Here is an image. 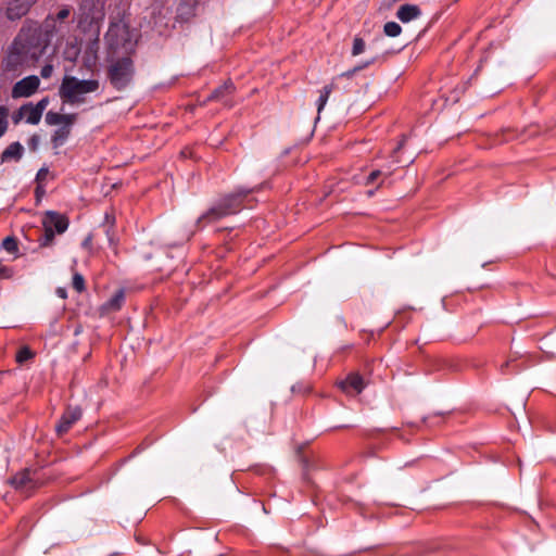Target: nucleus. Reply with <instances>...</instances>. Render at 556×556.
Here are the masks:
<instances>
[{"label": "nucleus", "instance_id": "1", "mask_svg": "<svg viewBox=\"0 0 556 556\" xmlns=\"http://www.w3.org/2000/svg\"><path fill=\"white\" fill-rule=\"evenodd\" d=\"M46 50L24 24L7 50L3 68L9 73H20L34 65Z\"/></svg>", "mask_w": 556, "mask_h": 556}, {"label": "nucleus", "instance_id": "2", "mask_svg": "<svg viewBox=\"0 0 556 556\" xmlns=\"http://www.w3.org/2000/svg\"><path fill=\"white\" fill-rule=\"evenodd\" d=\"M74 22L72 7L62 4L56 12L49 13L42 23L26 21L24 24L29 27V31L47 50L53 39L61 41L71 33Z\"/></svg>", "mask_w": 556, "mask_h": 556}, {"label": "nucleus", "instance_id": "3", "mask_svg": "<svg viewBox=\"0 0 556 556\" xmlns=\"http://www.w3.org/2000/svg\"><path fill=\"white\" fill-rule=\"evenodd\" d=\"M258 189L260 187L251 189L240 187L235 192L225 194L197 219V227L202 229L208 224L239 213L244 207V199Z\"/></svg>", "mask_w": 556, "mask_h": 556}, {"label": "nucleus", "instance_id": "4", "mask_svg": "<svg viewBox=\"0 0 556 556\" xmlns=\"http://www.w3.org/2000/svg\"><path fill=\"white\" fill-rule=\"evenodd\" d=\"M100 81L94 78L79 79L75 76L65 75L59 88V96L63 103L79 105L87 102V94L97 92Z\"/></svg>", "mask_w": 556, "mask_h": 556}, {"label": "nucleus", "instance_id": "5", "mask_svg": "<svg viewBox=\"0 0 556 556\" xmlns=\"http://www.w3.org/2000/svg\"><path fill=\"white\" fill-rule=\"evenodd\" d=\"M106 76L112 87L118 91L126 89L135 76V65L129 56L113 59L108 65Z\"/></svg>", "mask_w": 556, "mask_h": 556}, {"label": "nucleus", "instance_id": "6", "mask_svg": "<svg viewBox=\"0 0 556 556\" xmlns=\"http://www.w3.org/2000/svg\"><path fill=\"white\" fill-rule=\"evenodd\" d=\"M77 27L83 31L98 29L99 23L104 17L103 4L100 0H80L78 11L73 13Z\"/></svg>", "mask_w": 556, "mask_h": 556}, {"label": "nucleus", "instance_id": "7", "mask_svg": "<svg viewBox=\"0 0 556 556\" xmlns=\"http://www.w3.org/2000/svg\"><path fill=\"white\" fill-rule=\"evenodd\" d=\"M135 34L123 21L111 23L105 40L112 52L123 50L125 53L132 51L135 47Z\"/></svg>", "mask_w": 556, "mask_h": 556}, {"label": "nucleus", "instance_id": "8", "mask_svg": "<svg viewBox=\"0 0 556 556\" xmlns=\"http://www.w3.org/2000/svg\"><path fill=\"white\" fill-rule=\"evenodd\" d=\"M41 223L45 232L38 240L40 247L50 245L54 240L55 233L62 235L67 230L70 225L68 218L55 211H47L43 214Z\"/></svg>", "mask_w": 556, "mask_h": 556}, {"label": "nucleus", "instance_id": "9", "mask_svg": "<svg viewBox=\"0 0 556 556\" xmlns=\"http://www.w3.org/2000/svg\"><path fill=\"white\" fill-rule=\"evenodd\" d=\"M83 412L79 406H67L55 426L59 437L64 435L81 418Z\"/></svg>", "mask_w": 556, "mask_h": 556}, {"label": "nucleus", "instance_id": "10", "mask_svg": "<svg viewBox=\"0 0 556 556\" xmlns=\"http://www.w3.org/2000/svg\"><path fill=\"white\" fill-rule=\"evenodd\" d=\"M40 79L36 75L27 76L17 83L12 88V98H28L33 96L39 88Z\"/></svg>", "mask_w": 556, "mask_h": 556}, {"label": "nucleus", "instance_id": "11", "mask_svg": "<svg viewBox=\"0 0 556 556\" xmlns=\"http://www.w3.org/2000/svg\"><path fill=\"white\" fill-rule=\"evenodd\" d=\"M38 0H10L5 8V16L16 21L25 16Z\"/></svg>", "mask_w": 556, "mask_h": 556}, {"label": "nucleus", "instance_id": "12", "mask_svg": "<svg viewBox=\"0 0 556 556\" xmlns=\"http://www.w3.org/2000/svg\"><path fill=\"white\" fill-rule=\"evenodd\" d=\"M340 387L349 394H359L365 388V381L359 374L353 372L340 382Z\"/></svg>", "mask_w": 556, "mask_h": 556}, {"label": "nucleus", "instance_id": "13", "mask_svg": "<svg viewBox=\"0 0 556 556\" xmlns=\"http://www.w3.org/2000/svg\"><path fill=\"white\" fill-rule=\"evenodd\" d=\"M11 484L22 492H28L36 488V483L31 478V472L29 470H23L13 476Z\"/></svg>", "mask_w": 556, "mask_h": 556}, {"label": "nucleus", "instance_id": "14", "mask_svg": "<svg viewBox=\"0 0 556 556\" xmlns=\"http://www.w3.org/2000/svg\"><path fill=\"white\" fill-rule=\"evenodd\" d=\"M197 0H178L176 9L177 17L181 22H187L195 15Z\"/></svg>", "mask_w": 556, "mask_h": 556}, {"label": "nucleus", "instance_id": "15", "mask_svg": "<svg viewBox=\"0 0 556 556\" xmlns=\"http://www.w3.org/2000/svg\"><path fill=\"white\" fill-rule=\"evenodd\" d=\"M421 11L416 4H403L399 8L396 12V17L403 22L408 23L417 17H419Z\"/></svg>", "mask_w": 556, "mask_h": 556}, {"label": "nucleus", "instance_id": "16", "mask_svg": "<svg viewBox=\"0 0 556 556\" xmlns=\"http://www.w3.org/2000/svg\"><path fill=\"white\" fill-rule=\"evenodd\" d=\"M76 121V114H60L56 112L49 111L46 114V123L48 125H65L74 124Z\"/></svg>", "mask_w": 556, "mask_h": 556}, {"label": "nucleus", "instance_id": "17", "mask_svg": "<svg viewBox=\"0 0 556 556\" xmlns=\"http://www.w3.org/2000/svg\"><path fill=\"white\" fill-rule=\"evenodd\" d=\"M20 115H24L26 123L37 125L42 114L34 106L31 102L26 103L20 108Z\"/></svg>", "mask_w": 556, "mask_h": 556}, {"label": "nucleus", "instance_id": "18", "mask_svg": "<svg viewBox=\"0 0 556 556\" xmlns=\"http://www.w3.org/2000/svg\"><path fill=\"white\" fill-rule=\"evenodd\" d=\"M114 226H115V217L111 213H105L104 219L101 224V227L104 229V232L108 237V241L111 247L116 245V237L114 232Z\"/></svg>", "mask_w": 556, "mask_h": 556}, {"label": "nucleus", "instance_id": "19", "mask_svg": "<svg viewBox=\"0 0 556 556\" xmlns=\"http://www.w3.org/2000/svg\"><path fill=\"white\" fill-rule=\"evenodd\" d=\"M24 148L20 142H13L9 144L3 152L1 153V162H7L9 160H20L23 155Z\"/></svg>", "mask_w": 556, "mask_h": 556}, {"label": "nucleus", "instance_id": "20", "mask_svg": "<svg viewBox=\"0 0 556 556\" xmlns=\"http://www.w3.org/2000/svg\"><path fill=\"white\" fill-rule=\"evenodd\" d=\"M235 90L233 83L231 80L225 81L222 86L215 88L208 96L207 101L223 100L227 96L231 94Z\"/></svg>", "mask_w": 556, "mask_h": 556}, {"label": "nucleus", "instance_id": "21", "mask_svg": "<svg viewBox=\"0 0 556 556\" xmlns=\"http://www.w3.org/2000/svg\"><path fill=\"white\" fill-rule=\"evenodd\" d=\"M72 126L73 124H65L59 127L56 130H54L51 138V142L54 148H59L65 143L71 134Z\"/></svg>", "mask_w": 556, "mask_h": 556}, {"label": "nucleus", "instance_id": "22", "mask_svg": "<svg viewBox=\"0 0 556 556\" xmlns=\"http://www.w3.org/2000/svg\"><path fill=\"white\" fill-rule=\"evenodd\" d=\"M125 301V291L118 289L104 304L103 307L108 311H118Z\"/></svg>", "mask_w": 556, "mask_h": 556}, {"label": "nucleus", "instance_id": "23", "mask_svg": "<svg viewBox=\"0 0 556 556\" xmlns=\"http://www.w3.org/2000/svg\"><path fill=\"white\" fill-rule=\"evenodd\" d=\"M333 90V85L330 84V85H326L321 91H320V94H319V98L317 100V113L318 115L321 113L323 109L325 108L328 99H329V96L330 93L332 92Z\"/></svg>", "mask_w": 556, "mask_h": 556}, {"label": "nucleus", "instance_id": "24", "mask_svg": "<svg viewBox=\"0 0 556 556\" xmlns=\"http://www.w3.org/2000/svg\"><path fill=\"white\" fill-rule=\"evenodd\" d=\"M34 356H35L34 352L28 346H23L16 353L15 359L18 364H23V363L31 359Z\"/></svg>", "mask_w": 556, "mask_h": 556}, {"label": "nucleus", "instance_id": "25", "mask_svg": "<svg viewBox=\"0 0 556 556\" xmlns=\"http://www.w3.org/2000/svg\"><path fill=\"white\" fill-rule=\"evenodd\" d=\"M383 31L389 37H396L401 34L402 27L396 22H388L383 26Z\"/></svg>", "mask_w": 556, "mask_h": 556}, {"label": "nucleus", "instance_id": "26", "mask_svg": "<svg viewBox=\"0 0 556 556\" xmlns=\"http://www.w3.org/2000/svg\"><path fill=\"white\" fill-rule=\"evenodd\" d=\"M8 114L9 110L5 106H0V138L8 129Z\"/></svg>", "mask_w": 556, "mask_h": 556}, {"label": "nucleus", "instance_id": "27", "mask_svg": "<svg viewBox=\"0 0 556 556\" xmlns=\"http://www.w3.org/2000/svg\"><path fill=\"white\" fill-rule=\"evenodd\" d=\"M2 248L9 253L16 252L18 249L16 239L13 237H7L2 241Z\"/></svg>", "mask_w": 556, "mask_h": 556}, {"label": "nucleus", "instance_id": "28", "mask_svg": "<svg viewBox=\"0 0 556 556\" xmlns=\"http://www.w3.org/2000/svg\"><path fill=\"white\" fill-rule=\"evenodd\" d=\"M365 51V41L359 38L355 37L353 40V47H352V55L356 56Z\"/></svg>", "mask_w": 556, "mask_h": 556}, {"label": "nucleus", "instance_id": "29", "mask_svg": "<svg viewBox=\"0 0 556 556\" xmlns=\"http://www.w3.org/2000/svg\"><path fill=\"white\" fill-rule=\"evenodd\" d=\"M392 174V168L389 167L387 172H383V170H380V169H375L372 170L368 177H367V184H374L378 177L384 175V176H390Z\"/></svg>", "mask_w": 556, "mask_h": 556}, {"label": "nucleus", "instance_id": "30", "mask_svg": "<svg viewBox=\"0 0 556 556\" xmlns=\"http://www.w3.org/2000/svg\"><path fill=\"white\" fill-rule=\"evenodd\" d=\"M73 288L77 291V292H81L85 290V279L83 277V275L76 273L74 274L73 276Z\"/></svg>", "mask_w": 556, "mask_h": 556}, {"label": "nucleus", "instance_id": "31", "mask_svg": "<svg viewBox=\"0 0 556 556\" xmlns=\"http://www.w3.org/2000/svg\"><path fill=\"white\" fill-rule=\"evenodd\" d=\"M79 54V49L76 46H71L65 49L64 58L68 61L74 62Z\"/></svg>", "mask_w": 556, "mask_h": 556}, {"label": "nucleus", "instance_id": "32", "mask_svg": "<svg viewBox=\"0 0 556 556\" xmlns=\"http://www.w3.org/2000/svg\"><path fill=\"white\" fill-rule=\"evenodd\" d=\"M49 104V98L45 97L40 101H38L34 106L42 114L46 108Z\"/></svg>", "mask_w": 556, "mask_h": 556}, {"label": "nucleus", "instance_id": "33", "mask_svg": "<svg viewBox=\"0 0 556 556\" xmlns=\"http://www.w3.org/2000/svg\"><path fill=\"white\" fill-rule=\"evenodd\" d=\"M53 73V66L51 64H46L40 72V75L42 78H49L51 77Z\"/></svg>", "mask_w": 556, "mask_h": 556}, {"label": "nucleus", "instance_id": "34", "mask_svg": "<svg viewBox=\"0 0 556 556\" xmlns=\"http://www.w3.org/2000/svg\"><path fill=\"white\" fill-rule=\"evenodd\" d=\"M13 275V269L10 267L1 266L0 267V277L1 278H10Z\"/></svg>", "mask_w": 556, "mask_h": 556}, {"label": "nucleus", "instance_id": "35", "mask_svg": "<svg viewBox=\"0 0 556 556\" xmlns=\"http://www.w3.org/2000/svg\"><path fill=\"white\" fill-rule=\"evenodd\" d=\"M362 71V67H353L344 73L341 74L342 77L352 78L356 73Z\"/></svg>", "mask_w": 556, "mask_h": 556}, {"label": "nucleus", "instance_id": "36", "mask_svg": "<svg viewBox=\"0 0 556 556\" xmlns=\"http://www.w3.org/2000/svg\"><path fill=\"white\" fill-rule=\"evenodd\" d=\"M92 243V235H88L85 240L83 241L81 245L85 249H90Z\"/></svg>", "mask_w": 556, "mask_h": 556}, {"label": "nucleus", "instance_id": "37", "mask_svg": "<svg viewBox=\"0 0 556 556\" xmlns=\"http://www.w3.org/2000/svg\"><path fill=\"white\" fill-rule=\"evenodd\" d=\"M375 61H376V58H372V59H370V60H367V61L363 62V63H362V64H359V65H356V67H362V70H364V68H366V67L370 66L371 64H374V63H375Z\"/></svg>", "mask_w": 556, "mask_h": 556}, {"label": "nucleus", "instance_id": "38", "mask_svg": "<svg viewBox=\"0 0 556 556\" xmlns=\"http://www.w3.org/2000/svg\"><path fill=\"white\" fill-rule=\"evenodd\" d=\"M48 174L47 168H40L37 173V179H43V177Z\"/></svg>", "mask_w": 556, "mask_h": 556}, {"label": "nucleus", "instance_id": "39", "mask_svg": "<svg viewBox=\"0 0 556 556\" xmlns=\"http://www.w3.org/2000/svg\"><path fill=\"white\" fill-rule=\"evenodd\" d=\"M56 294H58L60 298H62V299H65V298H66V291H65V289H63V288H58V289H56Z\"/></svg>", "mask_w": 556, "mask_h": 556}, {"label": "nucleus", "instance_id": "40", "mask_svg": "<svg viewBox=\"0 0 556 556\" xmlns=\"http://www.w3.org/2000/svg\"><path fill=\"white\" fill-rule=\"evenodd\" d=\"M23 117H25L24 115H20V111L13 116V122L14 124H17Z\"/></svg>", "mask_w": 556, "mask_h": 556}, {"label": "nucleus", "instance_id": "41", "mask_svg": "<svg viewBox=\"0 0 556 556\" xmlns=\"http://www.w3.org/2000/svg\"><path fill=\"white\" fill-rule=\"evenodd\" d=\"M162 9H163V4H162V2H159V3H156V4L153 7L152 12H153V13H155V12H156V10H159V12L161 13Z\"/></svg>", "mask_w": 556, "mask_h": 556}, {"label": "nucleus", "instance_id": "42", "mask_svg": "<svg viewBox=\"0 0 556 556\" xmlns=\"http://www.w3.org/2000/svg\"><path fill=\"white\" fill-rule=\"evenodd\" d=\"M37 141H38V137H37V136H33V137L30 138V143H31V146H33L34 148H35V147H36V144H37Z\"/></svg>", "mask_w": 556, "mask_h": 556}, {"label": "nucleus", "instance_id": "43", "mask_svg": "<svg viewBox=\"0 0 556 556\" xmlns=\"http://www.w3.org/2000/svg\"><path fill=\"white\" fill-rule=\"evenodd\" d=\"M508 366H509V362H505V363L501 366V371L505 374V372H506V368H508Z\"/></svg>", "mask_w": 556, "mask_h": 556}, {"label": "nucleus", "instance_id": "44", "mask_svg": "<svg viewBox=\"0 0 556 556\" xmlns=\"http://www.w3.org/2000/svg\"><path fill=\"white\" fill-rule=\"evenodd\" d=\"M403 143H404V141H402V142H400V143L397 144L396 149L394 150V153H395L396 151H399L400 149H402Z\"/></svg>", "mask_w": 556, "mask_h": 556}]
</instances>
